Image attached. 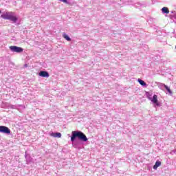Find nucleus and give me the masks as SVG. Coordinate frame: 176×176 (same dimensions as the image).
<instances>
[{
    "mask_svg": "<svg viewBox=\"0 0 176 176\" xmlns=\"http://www.w3.org/2000/svg\"><path fill=\"white\" fill-rule=\"evenodd\" d=\"M162 166V162L160 161H157L155 164L153 166L154 170H157V167H160Z\"/></svg>",
    "mask_w": 176,
    "mask_h": 176,
    "instance_id": "6e6552de",
    "label": "nucleus"
},
{
    "mask_svg": "<svg viewBox=\"0 0 176 176\" xmlns=\"http://www.w3.org/2000/svg\"><path fill=\"white\" fill-rule=\"evenodd\" d=\"M63 36L65 39H66V41H68L69 42L71 41V38H69V36H68V35H67L65 33L63 34Z\"/></svg>",
    "mask_w": 176,
    "mask_h": 176,
    "instance_id": "f8f14e48",
    "label": "nucleus"
},
{
    "mask_svg": "<svg viewBox=\"0 0 176 176\" xmlns=\"http://www.w3.org/2000/svg\"><path fill=\"white\" fill-rule=\"evenodd\" d=\"M1 17L4 20H10V21H13V23H16L18 20L17 16H14V12H6L1 14Z\"/></svg>",
    "mask_w": 176,
    "mask_h": 176,
    "instance_id": "f03ea898",
    "label": "nucleus"
},
{
    "mask_svg": "<svg viewBox=\"0 0 176 176\" xmlns=\"http://www.w3.org/2000/svg\"><path fill=\"white\" fill-rule=\"evenodd\" d=\"M0 133H3L4 134H10V129L8 126H0Z\"/></svg>",
    "mask_w": 176,
    "mask_h": 176,
    "instance_id": "20e7f679",
    "label": "nucleus"
},
{
    "mask_svg": "<svg viewBox=\"0 0 176 176\" xmlns=\"http://www.w3.org/2000/svg\"><path fill=\"white\" fill-rule=\"evenodd\" d=\"M175 49H176V45H175Z\"/></svg>",
    "mask_w": 176,
    "mask_h": 176,
    "instance_id": "4468645a",
    "label": "nucleus"
},
{
    "mask_svg": "<svg viewBox=\"0 0 176 176\" xmlns=\"http://www.w3.org/2000/svg\"><path fill=\"white\" fill-rule=\"evenodd\" d=\"M1 10H0V14H1Z\"/></svg>",
    "mask_w": 176,
    "mask_h": 176,
    "instance_id": "ddd939ff",
    "label": "nucleus"
},
{
    "mask_svg": "<svg viewBox=\"0 0 176 176\" xmlns=\"http://www.w3.org/2000/svg\"><path fill=\"white\" fill-rule=\"evenodd\" d=\"M76 138H79L81 141L86 142L87 141V137L82 131H74L72 132L71 141L74 142Z\"/></svg>",
    "mask_w": 176,
    "mask_h": 176,
    "instance_id": "f257e3e1",
    "label": "nucleus"
},
{
    "mask_svg": "<svg viewBox=\"0 0 176 176\" xmlns=\"http://www.w3.org/2000/svg\"><path fill=\"white\" fill-rule=\"evenodd\" d=\"M39 76H42V78H49V72L45 71H41L38 74Z\"/></svg>",
    "mask_w": 176,
    "mask_h": 176,
    "instance_id": "39448f33",
    "label": "nucleus"
},
{
    "mask_svg": "<svg viewBox=\"0 0 176 176\" xmlns=\"http://www.w3.org/2000/svg\"><path fill=\"white\" fill-rule=\"evenodd\" d=\"M11 52H14V53H23L24 52V49L21 47H17L14 45H11L9 47Z\"/></svg>",
    "mask_w": 176,
    "mask_h": 176,
    "instance_id": "7ed1b4c3",
    "label": "nucleus"
},
{
    "mask_svg": "<svg viewBox=\"0 0 176 176\" xmlns=\"http://www.w3.org/2000/svg\"><path fill=\"white\" fill-rule=\"evenodd\" d=\"M164 87H165L166 90H167L168 93H169V94H173V91H171V89H170V87H168V86L164 85Z\"/></svg>",
    "mask_w": 176,
    "mask_h": 176,
    "instance_id": "9b49d317",
    "label": "nucleus"
},
{
    "mask_svg": "<svg viewBox=\"0 0 176 176\" xmlns=\"http://www.w3.org/2000/svg\"><path fill=\"white\" fill-rule=\"evenodd\" d=\"M138 82L141 85V86H146V82H144V80L138 78Z\"/></svg>",
    "mask_w": 176,
    "mask_h": 176,
    "instance_id": "9d476101",
    "label": "nucleus"
},
{
    "mask_svg": "<svg viewBox=\"0 0 176 176\" xmlns=\"http://www.w3.org/2000/svg\"><path fill=\"white\" fill-rule=\"evenodd\" d=\"M151 101H152V102H153V104H155L157 105V107H159V105H160V104L159 103V100H157V95H154L153 96Z\"/></svg>",
    "mask_w": 176,
    "mask_h": 176,
    "instance_id": "423d86ee",
    "label": "nucleus"
},
{
    "mask_svg": "<svg viewBox=\"0 0 176 176\" xmlns=\"http://www.w3.org/2000/svg\"><path fill=\"white\" fill-rule=\"evenodd\" d=\"M50 135L51 137H54V138H61V133L60 132L52 133Z\"/></svg>",
    "mask_w": 176,
    "mask_h": 176,
    "instance_id": "0eeeda50",
    "label": "nucleus"
},
{
    "mask_svg": "<svg viewBox=\"0 0 176 176\" xmlns=\"http://www.w3.org/2000/svg\"><path fill=\"white\" fill-rule=\"evenodd\" d=\"M162 13H166V14H168L170 13V10H168V8L167 7L162 8Z\"/></svg>",
    "mask_w": 176,
    "mask_h": 176,
    "instance_id": "1a4fd4ad",
    "label": "nucleus"
}]
</instances>
